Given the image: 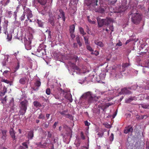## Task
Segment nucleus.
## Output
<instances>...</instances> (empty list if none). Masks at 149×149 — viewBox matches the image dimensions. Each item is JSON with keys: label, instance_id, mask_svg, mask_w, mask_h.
<instances>
[{"label": "nucleus", "instance_id": "nucleus-12", "mask_svg": "<svg viewBox=\"0 0 149 149\" xmlns=\"http://www.w3.org/2000/svg\"><path fill=\"white\" fill-rule=\"evenodd\" d=\"M72 67L74 70V72H75L77 74H79L82 73L81 70L78 68L74 63H72Z\"/></svg>", "mask_w": 149, "mask_h": 149}, {"label": "nucleus", "instance_id": "nucleus-49", "mask_svg": "<svg viewBox=\"0 0 149 149\" xmlns=\"http://www.w3.org/2000/svg\"><path fill=\"white\" fill-rule=\"evenodd\" d=\"M40 84L41 82L39 80L36 81V83H35V86L37 87H39L40 86Z\"/></svg>", "mask_w": 149, "mask_h": 149}, {"label": "nucleus", "instance_id": "nucleus-47", "mask_svg": "<svg viewBox=\"0 0 149 149\" xmlns=\"http://www.w3.org/2000/svg\"><path fill=\"white\" fill-rule=\"evenodd\" d=\"M49 22L52 25V26H54V19L53 18H50L49 20Z\"/></svg>", "mask_w": 149, "mask_h": 149}, {"label": "nucleus", "instance_id": "nucleus-22", "mask_svg": "<svg viewBox=\"0 0 149 149\" xmlns=\"http://www.w3.org/2000/svg\"><path fill=\"white\" fill-rule=\"evenodd\" d=\"M6 132L7 131L6 130H1L2 136L1 138L4 140H5L6 139Z\"/></svg>", "mask_w": 149, "mask_h": 149}, {"label": "nucleus", "instance_id": "nucleus-32", "mask_svg": "<svg viewBox=\"0 0 149 149\" xmlns=\"http://www.w3.org/2000/svg\"><path fill=\"white\" fill-rule=\"evenodd\" d=\"M94 43L95 44L101 47H103L104 46V44L101 42H97V41H95Z\"/></svg>", "mask_w": 149, "mask_h": 149}, {"label": "nucleus", "instance_id": "nucleus-34", "mask_svg": "<svg viewBox=\"0 0 149 149\" xmlns=\"http://www.w3.org/2000/svg\"><path fill=\"white\" fill-rule=\"evenodd\" d=\"M142 107L145 109H149V104L143 103L140 104Z\"/></svg>", "mask_w": 149, "mask_h": 149}, {"label": "nucleus", "instance_id": "nucleus-19", "mask_svg": "<svg viewBox=\"0 0 149 149\" xmlns=\"http://www.w3.org/2000/svg\"><path fill=\"white\" fill-rule=\"evenodd\" d=\"M53 95L56 99L58 100L60 102H62L64 100L63 97H61V94L60 93L54 94Z\"/></svg>", "mask_w": 149, "mask_h": 149}, {"label": "nucleus", "instance_id": "nucleus-42", "mask_svg": "<svg viewBox=\"0 0 149 149\" xmlns=\"http://www.w3.org/2000/svg\"><path fill=\"white\" fill-rule=\"evenodd\" d=\"M97 12L100 13H103L104 12V9L102 7H99L97 9Z\"/></svg>", "mask_w": 149, "mask_h": 149}, {"label": "nucleus", "instance_id": "nucleus-17", "mask_svg": "<svg viewBox=\"0 0 149 149\" xmlns=\"http://www.w3.org/2000/svg\"><path fill=\"white\" fill-rule=\"evenodd\" d=\"M106 74L104 73H101L99 76H98L96 78V80L98 82L100 81V80H102L105 77Z\"/></svg>", "mask_w": 149, "mask_h": 149}, {"label": "nucleus", "instance_id": "nucleus-13", "mask_svg": "<svg viewBox=\"0 0 149 149\" xmlns=\"http://www.w3.org/2000/svg\"><path fill=\"white\" fill-rule=\"evenodd\" d=\"M59 11L60 13L58 15V17L60 18H62V20L64 22H65V13L63 11V10L61 9H59Z\"/></svg>", "mask_w": 149, "mask_h": 149}, {"label": "nucleus", "instance_id": "nucleus-11", "mask_svg": "<svg viewBox=\"0 0 149 149\" xmlns=\"http://www.w3.org/2000/svg\"><path fill=\"white\" fill-rule=\"evenodd\" d=\"M127 8L125 7L124 6H121L118 7L117 8L116 10L114 11V13H119L124 12L126 9Z\"/></svg>", "mask_w": 149, "mask_h": 149}, {"label": "nucleus", "instance_id": "nucleus-8", "mask_svg": "<svg viewBox=\"0 0 149 149\" xmlns=\"http://www.w3.org/2000/svg\"><path fill=\"white\" fill-rule=\"evenodd\" d=\"M72 132L71 130H70L68 133H66V135H63V134H61V135L63 136V140L65 141L66 140H68L69 141L72 137Z\"/></svg>", "mask_w": 149, "mask_h": 149}, {"label": "nucleus", "instance_id": "nucleus-31", "mask_svg": "<svg viewBox=\"0 0 149 149\" xmlns=\"http://www.w3.org/2000/svg\"><path fill=\"white\" fill-rule=\"evenodd\" d=\"M27 109L22 107H20V109L19 111V112L20 115H23L25 113Z\"/></svg>", "mask_w": 149, "mask_h": 149}, {"label": "nucleus", "instance_id": "nucleus-26", "mask_svg": "<svg viewBox=\"0 0 149 149\" xmlns=\"http://www.w3.org/2000/svg\"><path fill=\"white\" fill-rule=\"evenodd\" d=\"M6 92L7 88L5 86H4L3 88V89L1 90L0 93V95L1 96H3Z\"/></svg>", "mask_w": 149, "mask_h": 149}, {"label": "nucleus", "instance_id": "nucleus-54", "mask_svg": "<svg viewBox=\"0 0 149 149\" xmlns=\"http://www.w3.org/2000/svg\"><path fill=\"white\" fill-rule=\"evenodd\" d=\"M117 1V0H111L110 1H109V4H110V5H113L114 4H115V3H116Z\"/></svg>", "mask_w": 149, "mask_h": 149}, {"label": "nucleus", "instance_id": "nucleus-20", "mask_svg": "<svg viewBox=\"0 0 149 149\" xmlns=\"http://www.w3.org/2000/svg\"><path fill=\"white\" fill-rule=\"evenodd\" d=\"M9 133L10 134V135L12 139L13 140H15V132L13 128H10V130Z\"/></svg>", "mask_w": 149, "mask_h": 149}, {"label": "nucleus", "instance_id": "nucleus-10", "mask_svg": "<svg viewBox=\"0 0 149 149\" xmlns=\"http://www.w3.org/2000/svg\"><path fill=\"white\" fill-rule=\"evenodd\" d=\"M99 104H98V106L99 107H101V109L104 111V109H107L109 106H111L112 104L110 103L104 104V103L100 104V102H98Z\"/></svg>", "mask_w": 149, "mask_h": 149}, {"label": "nucleus", "instance_id": "nucleus-44", "mask_svg": "<svg viewBox=\"0 0 149 149\" xmlns=\"http://www.w3.org/2000/svg\"><path fill=\"white\" fill-rule=\"evenodd\" d=\"M46 2V0H38V2L42 5H45Z\"/></svg>", "mask_w": 149, "mask_h": 149}, {"label": "nucleus", "instance_id": "nucleus-3", "mask_svg": "<svg viewBox=\"0 0 149 149\" xmlns=\"http://www.w3.org/2000/svg\"><path fill=\"white\" fill-rule=\"evenodd\" d=\"M97 20L99 27H101L104 25L108 26L110 23L112 22V20L111 18L104 19L98 18H97Z\"/></svg>", "mask_w": 149, "mask_h": 149}, {"label": "nucleus", "instance_id": "nucleus-50", "mask_svg": "<svg viewBox=\"0 0 149 149\" xmlns=\"http://www.w3.org/2000/svg\"><path fill=\"white\" fill-rule=\"evenodd\" d=\"M109 29L111 31V32L110 33V34H111L112 32L114 31V27L113 26V25H109Z\"/></svg>", "mask_w": 149, "mask_h": 149}, {"label": "nucleus", "instance_id": "nucleus-41", "mask_svg": "<svg viewBox=\"0 0 149 149\" xmlns=\"http://www.w3.org/2000/svg\"><path fill=\"white\" fill-rule=\"evenodd\" d=\"M79 30L80 32V33L81 34L82 36L86 34V33L85 32L83 28L81 27H80L79 28Z\"/></svg>", "mask_w": 149, "mask_h": 149}, {"label": "nucleus", "instance_id": "nucleus-23", "mask_svg": "<svg viewBox=\"0 0 149 149\" xmlns=\"http://www.w3.org/2000/svg\"><path fill=\"white\" fill-rule=\"evenodd\" d=\"M69 57L70 59L73 60L74 62H76L77 60L78 56L77 55L71 54Z\"/></svg>", "mask_w": 149, "mask_h": 149}, {"label": "nucleus", "instance_id": "nucleus-27", "mask_svg": "<svg viewBox=\"0 0 149 149\" xmlns=\"http://www.w3.org/2000/svg\"><path fill=\"white\" fill-rule=\"evenodd\" d=\"M8 55L5 56V58L2 61V63L3 66H5L6 65V63L8 61Z\"/></svg>", "mask_w": 149, "mask_h": 149}, {"label": "nucleus", "instance_id": "nucleus-56", "mask_svg": "<svg viewBox=\"0 0 149 149\" xmlns=\"http://www.w3.org/2000/svg\"><path fill=\"white\" fill-rule=\"evenodd\" d=\"M84 40L85 41V43L86 45L88 44V38L86 36L84 37Z\"/></svg>", "mask_w": 149, "mask_h": 149}, {"label": "nucleus", "instance_id": "nucleus-28", "mask_svg": "<svg viewBox=\"0 0 149 149\" xmlns=\"http://www.w3.org/2000/svg\"><path fill=\"white\" fill-rule=\"evenodd\" d=\"M1 81L2 82L5 83L7 84H9L10 86L12 85L13 82L11 81H9L8 80L2 78L1 79Z\"/></svg>", "mask_w": 149, "mask_h": 149}, {"label": "nucleus", "instance_id": "nucleus-25", "mask_svg": "<svg viewBox=\"0 0 149 149\" xmlns=\"http://www.w3.org/2000/svg\"><path fill=\"white\" fill-rule=\"evenodd\" d=\"M133 130L132 127H128L124 130V133L127 134L130 132H132L133 131Z\"/></svg>", "mask_w": 149, "mask_h": 149}, {"label": "nucleus", "instance_id": "nucleus-2", "mask_svg": "<svg viewBox=\"0 0 149 149\" xmlns=\"http://www.w3.org/2000/svg\"><path fill=\"white\" fill-rule=\"evenodd\" d=\"M82 98L86 99L88 100V102L89 104H91L93 103L97 100L99 99L100 96H97L94 95H92L91 93L88 92L84 94L81 97Z\"/></svg>", "mask_w": 149, "mask_h": 149}, {"label": "nucleus", "instance_id": "nucleus-4", "mask_svg": "<svg viewBox=\"0 0 149 149\" xmlns=\"http://www.w3.org/2000/svg\"><path fill=\"white\" fill-rule=\"evenodd\" d=\"M27 38H24V44L25 48L27 50L31 49V43L33 36L31 34L27 36Z\"/></svg>", "mask_w": 149, "mask_h": 149}, {"label": "nucleus", "instance_id": "nucleus-39", "mask_svg": "<svg viewBox=\"0 0 149 149\" xmlns=\"http://www.w3.org/2000/svg\"><path fill=\"white\" fill-rule=\"evenodd\" d=\"M130 64L129 63H123L122 64V67H123V72L125 70V68L127 67L128 66H130Z\"/></svg>", "mask_w": 149, "mask_h": 149}, {"label": "nucleus", "instance_id": "nucleus-43", "mask_svg": "<svg viewBox=\"0 0 149 149\" xmlns=\"http://www.w3.org/2000/svg\"><path fill=\"white\" fill-rule=\"evenodd\" d=\"M9 105L10 107H13L14 106V99L13 98H11L9 102Z\"/></svg>", "mask_w": 149, "mask_h": 149}, {"label": "nucleus", "instance_id": "nucleus-64", "mask_svg": "<svg viewBox=\"0 0 149 149\" xmlns=\"http://www.w3.org/2000/svg\"><path fill=\"white\" fill-rule=\"evenodd\" d=\"M85 125L86 126H88L90 125V123H89L87 120L85 121L84 122Z\"/></svg>", "mask_w": 149, "mask_h": 149}, {"label": "nucleus", "instance_id": "nucleus-38", "mask_svg": "<svg viewBox=\"0 0 149 149\" xmlns=\"http://www.w3.org/2000/svg\"><path fill=\"white\" fill-rule=\"evenodd\" d=\"M7 34V39L8 41H10L11 40L12 38V35L11 33H8V32L6 33V34Z\"/></svg>", "mask_w": 149, "mask_h": 149}, {"label": "nucleus", "instance_id": "nucleus-58", "mask_svg": "<svg viewBox=\"0 0 149 149\" xmlns=\"http://www.w3.org/2000/svg\"><path fill=\"white\" fill-rule=\"evenodd\" d=\"M114 135L113 133H111L109 137V139L111 141H112L113 139Z\"/></svg>", "mask_w": 149, "mask_h": 149}, {"label": "nucleus", "instance_id": "nucleus-14", "mask_svg": "<svg viewBox=\"0 0 149 149\" xmlns=\"http://www.w3.org/2000/svg\"><path fill=\"white\" fill-rule=\"evenodd\" d=\"M98 2V0H88L87 5L88 6L92 4L94 6H97Z\"/></svg>", "mask_w": 149, "mask_h": 149}, {"label": "nucleus", "instance_id": "nucleus-6", "mask_svg": "<svg viewBox=\"0 0 149 149\" xmlns=\"http://www.w3.org/2000/svg\"><path fill=\"white\" fill-rule=\"evenodd\" d=\"M24 13L26 14L28 19L33 17L32 12L29 8L24 7Z\"/></svg>", "mask_w": 149, "mask_h": 149}, {"label": "nucleus", "instance_id": "nucleus-59", "mask_svg": "<svg viewBox=\"0 0 149 149\" xmlns=\"http://www.w3.org/2000/svg\"><path fill=\"white\" fill-rule=\"evenodd\" d=\"M104 125L105 126V127L107 128H110L111 127L110 125L107 123H105L104 124Z\"/></svg>", "mask_w": 149, "mask_h": 149}, {"label": "nucleus", "instance_id": "nucleus-61", "mask_svg": "<svg viewBox=\"0 0 149 149\" xmlns=\"http://www.w3.org/2000/svg\"><path fill=\"white\" fill-rule=\"evenodd\" d=\"M46 93L48 95H49L50 93V90L49 88H47L46 91Z\"/></svg>", "mask_w": 149, "mask_h": 149}, {"label": "nucleus", "instance_id": "nucleus-30", "mask_svg": "<svg viewBox=\"0 0 149 149\" xmlns=\"http://www.w3.org/2000/svg\"><path fill=\"white\" fill-rule=\"evenodd\" d=\"M33 104L36 108L40 107L42 106L41 104L37 101H34L33 102Z\"/></svg>", "mask_w": 149, "mask_h": 149}, {"label": "nucleus", "instance_id": "nucleus-18", "mask_svg": "<svg viewBox=\"0 0 149 149\" xmlns=\"http://www.w3.org/2000/svg\"><path fill=\"white\" fill-rule=\"evenodd\" d=\"M136 99L135 96H131L128 98H126L125 100V102L126 103H129L133 100H136Z\"/></svg>", "mask_w": 149, "mask_h": 149}, {"label": "nucleus", "instance_id": "nucleus-7", "mask_svg": "<svg viewBox=\"0 0 149 149\" xmlns=\"http://www.w3.org/2000/svg\"><path fill=\"white\" fill-rule=\"evenodd\" d=\"M8 21L5 18H4L3 22H2V26L3 29L4 33L6 34L7 33V26L8 25Z\"/></svg>", "mask_w": 149, "mask_h": 149}, {"label": "nucleus", "instance_id": "nucleus-15", "mask_svg": "<svg viewBox=\"0 0 149 149\" xmlns=\"http://www.w3.org/2000/svg\"><path fill=\"white\" fill-rule=\"evenodd\" d=\"M20 104L21 105L20 107L24 109L26 108L27 109L28 104V102L27 100H24V101L21 102Z\"/></svg>", "mask_w": 149, "mask_h": 149}, {"label": "nucleus", "instance_id": "nucleus-36", "mask_svg": "<svg viewBox=\"0 0 149 149\" xmlns=\"http://www.w3.org/2000/svg\"><path fill=\"white\" fill-rule=\"evenodd\" d=\"M76 39L77 43L79 44V47H81L82 46V43L80 42V38L78 36H77L76 37Z\"/></svg>", "mask_w": 149, "mask_h": 149}, {"label": "nucleus", "instance_id": "nucleus-62", "mask_svg": "<svg viewBox=\"0 0 149 149\" xmlns=\"http://www.w3.org/2000/svg\"><path fill=\"white\" fill-rule=\"evenodd\" d=\"M65 117L70 119H72L73 118V117L72 115L69 114H67L66 116H65Z\"/></svg>", "mask_w": 149, "mask_h": 149}, {"label": "nucleus", "instance_id": "nucleus-48", "mask_svg": "<svg viewBox=\"0 0 149 149\" xmlns=\"http://www.w3.org/2000/svg\"><path fill=\"white\" fill-rule=\"evenodd\" d=\"M86 48L88 50H89V51L91 52H92L91 53V54H93V50L92 48L90 46L88 45H87L86 46Z\"/></svg>", "mask_w": 149, "mask_h": 149}, {"label": "nucleus", "instance_id": "nucleus-1", "mask_svg": "<svg viewBox=\"0 0 149 149\" xmlns=\"http://www.w3.org/2000/svg\"><path fill=\"white\" fill-rule=\"evenodd\" d=\"M137 10L135 8H133L130 13V15H132L131 21L134 24H139L141 19V16L139 13H136Z\"/></svg>", "mask_w": 149, "mask_h": 149}, {"label": "nucleus", "instance_id": "nucleus-57", "mask_svg": "<svg viewBox=\"0 0 149 149\" xmlns=\"http://www.w3.org/2000/svg\"><path fill=\"white\" fill-rule=\"evenodd\" d=\"M14 23L15 25L17 27H19L20 25V22L18 21H14Z\"/></svg>", "mask_w": 149, "mask_h": 149}, {"label": "nucleus", "instance_id": "nucleus-16", "mask_svg": "<svg viewBox=\"0 0 149 149\" xmlns=\"http://www.w3.org/2000/svg\"><path fill=\"white\" fill-rule=\"evenodd\" d=\"M106 74L104 73H101L99 76H98L96 78V80L98 82L100 81V80H102L105 77Z\"/></svg>", "mask_w": 149, "mask_h": 149}, {"label": "nucleus", "instance_id": "nucleus-5", "mask_svg": "<svg viewBox=\"0 0 149 149\" xmlns=\"http://www.w3.org/2000/svg\"><path fill=\"white\" fill-rule=\"evenodd\" d=\"M36 55L39 57H42V56L46 54L45 49L44 47L40 46L35 51Z\"/></svg>", "mask_w": 149, "mask_h": 149}, {"label": "nucleus", "instance_id": "nucleus-63", "mask_svg": "<svg viewBox=\"0 0 149 149\" xmlns=\"http://www.w3.org/2000/svg\"><path fill=\"white\" fill-rule=\"evenodd\" d=\"M87 18L89 22L93 24H95V22L94 21H92L90 19L89 16H88L87 17Z\"/></svg>", "mask_w": 149, "mask_h": 149}, {"label": "nucleus", "instance_id": "nucleus-21", "mask_svg": "<svg viewBox=\"0 0 149 149\" xmlns=\"http://www.w3.org/2000/svg\"><path fill=\"white\" fill-rule=\"evenodd\" d=\"M33 133V130H31L28 132L27 137L29 139L31 140L33 139L34 136Z\"/></svg>", "mask_w": 149, "mask_h": 149}, {"label": "nucleus", "instance_id": "nucleus-60", "mask_svg": "<svg viewBox=\"0 0 149 149\" xmlns=\"http://www.w3.org/2000/svg\"><path fill=\"white\" fill-rule=\"evenodd\" d=\"M80 136L81 137V138L83 139L84 140L85 139V137L84 135V133L82 132H81L80 133Z\"/></svg>", "mask_w": 149, "mask_h": 149}, {"label": "nucleus", "instance_id": "nucleus-52", "mask_svg": "<svg viewBox=\"0 0 149 149\" xmlns=\"http://www.w3.org/2000/svg\"><path fill=\"white\" fill-rule=\"evenodd\" d=\"M46 32L48 34V38H51V31L47 30L46 31Z\"/></svg>", "mask_w": 149, "mask_h": 149}, {"label": "nucleus", "instance_id": "nucleus-9", "mask_svg": "<svg viewBox=\"0 0 149 149\" xmlns=\"http://www.w3.org/2000/svg\"><path fill=\"white\" fill-rule=\"evenodd\" d=\"M132 93V92L128 90L127 88H124L121 89L120 92L119 93L120 95H130Z\"/></svg>", "mask_w": 149, "mask_h": 149}, {"label": "nucleus", "instance_id": "nucleus-24", "mask_svg": "<svg viewBox=\"0 0 149 149\" xmlns=\"http://www.w3.org/2000/svg\"><path fill=\"white\" fill-rule=\"evenodd\" d=\"M65 98L67 99L70 102H72V98L71 95L70 93H67L64 96Z\"/></svg>", "mask_w": 149, "mask_h": 149}, {"label": "nucleus", "instance_id": "nucleus-40", "mask_svg": "<svg viewBox=\"0 0 149 149\" xmlns=\"http://www.w3.org/2000/svg\"><path fill=\"white\" fill-rule=\"evenodd\" d=\"M106 91L104 92H99L98 94L99 95H109V91Z\"/></svg>", "mask_w": 149, "mask_h": 149}, {"label": "nucleus", "instance_id": "nucleus-37", "mask_svg": "<svg viewBox=\"0 0 149 149\" xmlns=\"http://www.w3.org/2000/svg\"><path fill=\"white\" fill-rule=\"evenodd\" d=\"M26 77L22 78L20 79L19 82L21 84H24L26 83Z\"/></svg>", "mask_w": 149, "mask_h": 149}, {"label": "nucleus", "instance_id": "nucleus-53", "mask_svg": "<svg viewBox=\"0 0 149 149\" xmlns=\"http://www.w3.org/2000/svg\"><path fill=\"white\" fill-rule=\"evenodd\" d=\"M19 8V7H17V8L16 10L14 12V15L15 16V19H16V18L17 14V13L18 12V9Z\"/></svg>", "mask_w": 149, "mask_h": 149}, {"label": "nucleus", "instance_id": "nucleus-45", "mask_svg": "<svg viewBox=\"0 0 149 149\" xmlns=\"http://www.w3.org/2000/svg\"><path fill=\"white\" fill-rule=\"evenodd\" d=\"M6 14L8 17L10 18L12 15V11H6Z\"/></svg>", "mask_w": 149, "mask_h": 149}, {"label": "nucleus", "instance_id": "nucleus-55", "mask_svg": "<svg viewBox=\"0 0 149 149\" xmlns=\"http://www.w3.org/2000/svg\"><path fill=\"white\" fill-rule=\"evenodd\" d=\"M25 13H24V12H23V15H22L21 17L20 18V19L22 21L24 20V19L25 18Z\"/></svg>", "mask_w": 149, "mask_h": 149}, {"label": "nucleus", "instance_id": "nucleus-33", "mask_svg": "<svg viewBox=\"0 0 149 149\" xmlns=\"http://www.w3.org/2000/svg\"><path fill=\"white\" fill-rule=\"evenodd\" d=\"M36 145L38 147L40 148H43L45 147V145L44 144H42L41 142H38L35 143Z\"/></svg>", "mask_w": 149, "mask_h": 149}, {"label": "nucleus", "instance_id": "nucleus-29", "mask_svg": "<svg viewBox=\"0 0 149 149\" xmlns=\"http://www.w3.org/2000/svg\"><path fill=\"white\" fill-rule=\"evenodd\" d=\"M36 22L38 23L39 26L43 27L44 22H42L41 20L37 19L36 21Z\"/></svg>", "mask_w": 149, "mask_h": 149}, {"label": "nucleus", "instance_id": "nucleus-46", "mask_svg": "<svg viewBox=\"0 0 149 149\" xmlns=\"http://www.w3.org/2000/svg\"><path fill=\"white\" fill-rule=\"evenodd\" d=\"M68 112V109H66L65 110H64L63 111H61L59 112L60 113L63 115H64L65 116H66L67 114L66 113H67Z\"/></svg>", "mask_w": 149, "mask_h": 149}, {"label": "nucleus", "instance_id": "nucleus-51", "mask_svg": "<svg viewBox=\"0 0 149 149\" xmlns=\"http://www.w3.org/2000/svg\"><path fill=\"white\" fill-rule=\"evenodd\" d=\"M38 118L39 119H42L43 120L45 118V116L42 114V113H40L39 115Z\"/></svg>", "mask_w": 149, "mask_h": 149}, {"label": "nucleus", "instance_id": "nucleus-35", "mask_svg": "<svg viewBox=\"0 0 149 149\" xmlns=\"http://www.w3.org/2000/svg\"><path fill=\"white\" fill-rule=\"evenodd\" d=\"M75 29V26L74 25L72 24L71 25L70 27V33H74Z\"/></svg>", "mask_w": 149, "mask_h": 149}]
</instances>
